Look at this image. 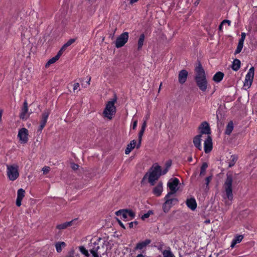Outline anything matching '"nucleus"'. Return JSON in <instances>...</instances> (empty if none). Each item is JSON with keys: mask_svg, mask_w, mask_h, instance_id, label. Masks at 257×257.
<instances>
[{"mask_svg": "<svg viewBox=\"0 0 257 257\" xmlns=\"http://www.w3.org/2000/svg\"><path fill=\"white\" fill-rule=\"evenodd\" d=\"M224 75L223 72H217L213 76L212 80L216 83H219L223 79Z\"/></svg>", "mask_w": 257, "mask_h": 257, "instance_id": "nucleus-26", "label": "nucleus"}, {"mask_svg": "<svg viewBox=\"0 0 257 257\" xmlns=\"http://www.w3.org/2000/svg\"><path fill=\"white\" fill-rule=\"evenodd\" d=\"M151 242V240L147 239L144 241L138 242L135 247V250H142L146 247Z\"/></svg>", "mask_w": 257, "mask_h": 257, "instance_id": "nucleus-17", "label": "nucleus"}, {"mask_svg": "<svg viewBox=\"0 0 257 257\" xmlns=\"http://www.w3.org/2000/svg\"><path fill=\"white\" fill-rule=\"evenodd\" d=\"M171 207L168 204H166V202H164L162 205L163 210L165 213H167L169 211Z\"/></svg>", "mask_w": 257, "mask_h": 257, "instance_id": "nucleus-40", "label": "nucleus"}, {"mask_svg": "<svg viewBox=\"0 0 257 257\" xmlns=\"http://www.w3.org/2000/svg\"><path fill=\"white\" fill-rule=\"evenodd\" d=\"M211 179V176H208L205 178V184L206 185H208Z\"/></svg>", "mask_w": 257, "mask_h": 257, "instance_id": "nucleus-48", "label": "nucleus"}, {"mask_svg": "<svg viewBox=\"0 0 257 257\" xmlns=\"http://www.w3.org/2000/svg\"><path fill=\"white\" fill-rule=\"evenodd\" d=\"M75 221L76 219H74L70 221H67L62 224H58L56 226V228L60 230L66 229L67 227L72 226Z\"/></svg>", "mask_w": 257, "mask_h": 257, "instance_id": "nucleus-21", "label": "nucleus"}, {"mask_svg": "<svg viewBox=\"0 0 257 257\" xmlns=\"http://www.w3.org/2000/svg\"><path fill=\"white\" fill-rule=\"evenodd\" d=\"M199 1H200V0H197V1L195 2V3H194L195 5H198V4H199Z\"/></svg>", "mask_w": 257, "mask_h": 257, "instance_id": "nucleus-62", "label": "nucleus"}, {"mask_svg": "<svg viewBox=\"0 0 257 257\" xmlns=\"http://www.w3.org/2000/svg\"><path fill=\"white\" fill-rule=\"evenodd\" d=\"M168 169H169L165 168L162 171H161V175L166 174L168 172Z\"/></svg>", "mask_w": 257, "mask_h": 257, "instance_id": "nucleus-51", "label": "nucleus"}, {"mask_svg": "<svg viewBox=\"0 0 257 257\" xmlns=\"http://www.w3.org/2000/svg\"><path fill=\"white\" fill-rule=\"evenodd\" d=\"M233 129V123L232 121H230L227 124L225 131V134L227 135H230Z\"/></svg>", "mask_w": 257, "mask_h": 257, "instance_id": "nucleus-32", "label": "nucleus"}, {"mask_svg": "<svg viewBox=\"0 0 257 257\" xmlns=\"http://www.w3.org/2000/svg\"><path fill=\"white\" fill-rule=\"evenodd\" d=\"M71 167L74 170H77L79 168V165L75 163H72L71 164Z\"/></svg>", "mask_w": 257, "mask_h": 257, "instance_id": "nucleus-45", "label": "nucleus"}, {"mask_svg": "<svg viewBox=\"0 0 257 257\" xmlns=\"http://www.w3.org/2000/svg\"><path fill=\"white\" fill-rule=\"evenodd\" d=\"M188 75V73L187 70L183 69L180 71L178 74V81L179 83L183 84L186 81Z\"/></svg>", "mask_w": 257, "mask_h": 257, "instance_id": "nucleus-15", "label": "nucleus"}, {"mask_svg": "<svg viewBox=\"0 0 257 257\" xmlns=\"http://www.w3.org/2000/svg\"><path fill=\"white\" fill-rule=\"evenodd\" d=\"M172 193H168L164 197L165 202L169 204L171 207L178 203L179 200L177 198H171V195H173Z\"/></svg>", "mask_w": 257, "mask_h": 257, "instance_id": "nucleus-14", "label": "nucleus"}, {"mask_svg": "<svg viewBox=\"0 0 257 257\" xmlns=\"http://www.w3.org/2000/svg\"><path fill=\"white\" fill-rule=\"evenodd\" d=\"M126 209L127 217H130V219H132L135 217V213L131 209Z\"/></svg>", "mask_w": 257, "mask_h": 257, "instance_id": "nucleus-39", "label": "nucleus"}, {"mask_svg": "<svg viewBox=\"0 0 257 257\" xmlns=\"http://www.w3.org/2000/svg\"><path fill=\"white\" fill-rule=\"evenodd\" d=\"M187 161L189 162H191L192 161V157H189L188 158V159H187Z\"/></svg>", "mask_w": 257, "mask_h": 257, "instance_id": "nucleus-58", "label": "nucleus"}, {"mask_svg": "<svg viewBox=\"0 0 257 257\" xmlns=\"http://www.w3.org/2000/svg\"><path fill=\"white\" fill-rule=\"evenodd\" d=\"M243 238V235H235L231 241L230 247L232 248H233L237 243L240 242Z\"/></svg>", "mask_w": 257, "mask_h": 257, "instance_id": "nucleus-23", "label": "nucleus"}, {"mask_svg": "<svg viewBox=\"0 0 257 257\" xmlns=\"http://www.w3.org/2000/svg\"><path fill=\"white\" fill-rule=\"evenodd\" d=\"M61 55L62 54L58 52L57 54L55 57L49 60V61L45 65V67L48 68L50 66V65L55 63L57 60H58Z\"/></svg>", "mask_w": 257, "mask_h": 257, "instance_id": "nucleus-27", "label": "nucleus"}, {"mask_svg": "<svg viewBox=\"0 0 257 257\" xmlns=\"http://www.w3.org/2000/svg\"><path fill=\"white\" fill-rule=\"evenodd\" d=\"M222 24H227L228 26H230L231 24V21L228 20H224L222 22Z\"/></svg>", "mask_w": 257, "mask_h": 257, "instance_id": "nucleus-46", "label": "nucleus"}, {"mask_svg": "<svg viewBox=\"0 0 257 257\" xmlns=\"http://www.w3.org/2000/svg\"><path fill=\"white\" fill-rule=\"evenodd\" d=\"M80 86L79 83H74L73 85V90L75 91V90H77Z\"/></svg>", "mask_w": 257, "mask_h": 257, "instance_id": "nucleus-49", "label": "nucleus"}, {"mask_svg": "<svg viewBox=\"0 0 257 257\" xmlns=\"http://www.w3.org/2000/svg\"><path fill=\"white\" fill-rule=\"evenodd\" d=\"M254 75V68L251 67L249 68L248 72L245 75V80L244 81L243 85L244 87H247L249 88L252 83Z\"/></svg>", "mask_w": 257, "mask_h": 257, "instance_id": "nucleus-7", "label": "nucleus"}, {"mask_svg": "<svg viewBox=\"0 0 257 257\" xmlns=\"http://www.w3.org/2000/svg\"><path fill=\"white\" fill-rule=\"evenodd\" d=\"M115 214L117 216H120L125 221L128 220L127 219L126 209L119 210L115 212Z\"/></svg>", "mask_w": 257, "mask_h": 257, "instance_id": "nucleus-30", "label": "nucleus"}, {"mask_svg": "<svg viewBox=\"0 0 257 257\" xmlns=\"http://www.w3.org/2000/svg\"><path fill=\"white\" fill-rule=\"evenodd\" d=\"M141 142H142V140H138V143L137 145H136V148L137 149H139L140 146H141Z\"/></svg>", "mask_w": 257, "mask_h": 257, "instance_id": "nucleus-54", "label": "nucleus"}, {"mask_svg": "<svg viewBox=\"0 0 257 257\" xmlns=\"http://www.w3.org/2000/svg\"><path fill=\"white\" fill-rule=\"evenodd\" d=\"M179 183V181L177 178H174L169 181L167 183V186L169 188L170 191L168 193H172L175 194L178 190L177 188Z\"/></svg>", "mask_w": 257, "mask_h": 257, "instance_id": "nucleus-11", "label": "nucleus"}, {"mask_svg": "<svg viewBox=\"0 0 257 257\" xmlns=\"http://www.w3.org/2000/svg\"><path fill=\"white\" fill-rule=\"evenodd\" d=\"M117 222L119 224V225L122 228H123L124 229H125V226L123 225V224L122 223V222L119 220L117 218Z\"/></svg>", "mask_w": 257, "mask_h": 257, "instance_id": "nucleus-50", "label": "nucleus"}, {"mask_svg": "<svg viewBox=\"0 0 257 257\" xmlns=\"http://www.w3.org/2000/svg\"><path fill=\"white\" fill-rule=\"evenodd\" d=\"M88 81H87V84L88 85H89L90 84V81L91 80V77L89 76V77H88Z\"/></svg>", "mask_w": 257, "mask_h": 257, "instance_id": "nucleus-59", "label": "nucleus"}, {"mask_svg": "<svg viewBox=\"0 0 257 257\" xmlns=\"http://www.w3.org/2000/svg\"><path fill=\"white\" fill-rule=\"evenodd\" d=\"M223 24H222V22L220 23V24L219 25V27H218V30L219 31H222V26H223Z\"/></svg>", "mask_w": 257, "mask_h": 257, "instance_id": "nucleus-56", "label": "nucleus"}, {"mask_svg": "<svg viewBox=\"0 0 257 257\" xmlns=\"http://www.w3.org/2000/svg\"><path fill=\"white\" fill-rule=\"evenodd\" d=\"M149 117H150V115L149 114H147L145 117V120H146V121H147L148 119V118H149Z\"/></svg>", "mask_w": 257, "mask_h": 257, "instance_id": "nucleus-61", "label": "nucleus"}, {"mask_svg": "<svg viewBox=\"0 0 257 257\" xmlns=\"http://www.w3.org/2000/svg\"><path fill=\"white\" fill-rule=\"evenodd\" d=\"M186 204L187 207L194 211L197 207V203L194 198L187 199L186 201Z\"/></svg>", "mask_w": 257, "mask_h": 257, "instance_id": "nucleus-19", "label": "nucleus"}, {"mask_svg": "<svg viewBox=\"0 0 257 257\" xmlns=\"http://www.w3.org/2000/svg\"><path fill=\"white\" fill-rule=\"evenodd\" d=\"M136 141L135 140H133V141H131L128 144H127V147L124 152L126 155L129 154L135 148L136 145Z\"/></svg>", "mask_w": 257, "mask_h": 257, "instance_id": "nucleus-24", "label": "nucleus"}, {"mask_svg": "<svg viewBox=\"0 0 257 257\" xmlns=\"http://www.w3.org/2000/svg\"><path fill=\"white\" fill-rule=\"evenodd\" d=\"M208 167V164L206 162H204L200 168V176H204L205 173L206 169Z\"/></svg>", "mask_w": 257, "mask_h": 257, "instance_id": "nucleus-35", "label": "nucleus"}, {"mask_svg": "<svg viewBox=\"0 0 257 257\" xmlns=\"http://www.w3.org/2000/svg\"><path fill=\"white\" fill-rule=\"evenodd\" d=\"M28 111V106L27 100H25L23 104V106L22 108L21 112L20 113V117L21 119H24L26 114Z\"/></svg>", "mask_w": 257, "mask_h": 257, "instance_id": "nucleus-22", "label": "nucleus"}, {"mask_svg": "<svg viewBox=\"0 0 257 257\" xmlns=\"http://www.w3.org/2000/svg\"><path fill=\"white\" fill-rule=\"evenodd\" d=\"M163 183L160 181L157 185L153 189V193L156 196H160L162 194L163 191Z\"/></svg>", "mask_w": 257, "mask_h": 257, "instance_id": "nucleus-18", "label": "nucleus"}, {"mask_svg": "<svg viewBox=\"0 0 257 257\" xmlns=\"http://www.w3.org/2000/svg\"><path fill=\"white\" fill-rule=\"evenodd\" d=\"M51 113V110L46 109L44 110L41 115V120L40 121V124L38 128L37 132L41 133L46 125L48 117Z\"/></svg>", "mask_w": 257, "mask_h": 257, "instance_id": "nucleus-8", "label": "nucleus"}, {"mask_svg": "<svg viewBox=\"0 0 257 257\" xmlns=\"http://www.w3.org/2000/svg\"><path fill=\"white\" fill-rule=\"evenodd\" d=\"M148 173H147L144 176L143 178L142 179V180L141 181V183L142 184L144 182V180H145V179L147 178V177L148 176Z\"/></svg>", "mask_w": 257, "mask_h": 257, "instance_id": "nucleus-55", "label": "nucleus"}, {"mask_svg": "<svg viewBox=\"0 0 257 257\" xmlns=\"http://www.w3.org/2000/svg\"><path fill=\"white\" fill-rule=\"evenodd\" d=\"M2 112H3L2 110H0V122L2 120Z\"/></svg>", "mask_w": 257, "mask_h": 257, "instance_id": "nucleus-60", "label": "nucleus"}, {"mask_svg": "<svg viewBox=\"0 0 257 257\" xmlns=\"http://www.w3.org/2000/svg\"><path fill=\"white\" fill-rule=\"evenodd\" d=\"M148 181L151 186H154L161 176V168L158 164H155L150 169L148 173Z\"/></svg>", "mask_w": 257, "mask_h": 257, "instance_id": "nucleus-4", "label": "nucleus"}, {"mask_svg": "<svg viewBox=\"0 0 257 257\" xmlns=\"http://www.w3.org/2000/svg\"><path fill=\"white\" fill-rule=\"evenodd\" d=\"M194 71V80L196 85L202 92H205L208 87V81L205 70L199 61H198V65L195 67Z\"/></svg>", "mask_w": 257, "mask_h": 257, "instance_id": "nucleus-1", "label": "nucleus"}, {"mask_svg": "<svg viewBox=\"0 0 257 257\" xmlns=\"http://www.w3.org/2000/svg\"><path fill=\"white\" fill-rule=\"evenodd\" d=\"M198 129L200 130V133L199 135H208L211 134V130L208 123L207 121H204L202 122L199 125Z\"/></svg>", "mask_w": 257, "mask_h": 257, "instance_id": "nucleus-12", "label": "nucleus"}, {"mask_svg": "<svg viewBox=\"0 0 257 257\" xmlns=\"http://www.w3.org/2000/svg\"><path fill=\"white\" fill-rule=\"evenodd\" d=\"M137 123H138L137 120H135V121H134L133 124V130H135L136 128V127L137 126Z\"/></svg>", "mask_w": 257, "mask_h": 257, "instance_id": "nucleus-53", "label": "nucleus"}, {"mask_svg": "<svg viewBox=\"0 0 257 257\" xmlns=\"http://www.w3.org/2000/svg\"><path fill=\"white\" fill-rule=\"evenodd\" d=\"M43 173L44 174H46L48 173L50 171V167H44L43 169Z\"/></svg>", "mask_w": 257, "mask_h": 257, "instance_id": "nucleus-44", "label": "nucleus"}, {"mask_svg": "<svg viewBox=\"0 0 257 257\" xmlns=\"http://www.w3.org/2000/svg\"><path fill=\"white\" fill-rule=\"evenodd\" d=\"M213 148L212 140L210 135L207 136L204 143V152L206 154L210 153Z\"/></svg>", "mask_w": 257, "mask_h": 257, "instance_id": "nucleus-13", "label": "nucleus"}, {"mask_svg": "<svg viewBox=\"0 0 257 257\" xmlns=\"http://www.w3.org/2000/svg\"><path fill=\"white\" fill-rule=\"evenodd\" d=\"M232 182L233 177L232 174L227 173L223 188L224 190L225 196V197H224V198H227L229 201H232L233 198L232 187Z\"/></svg>", "mask_w": 257, "mask_h": 257, "instance_id": "nucleus-3", "label": "nucleus"}, {"mask_svg": "<svg viewBox=\"0 0 257 257\" xmlns=\"http://www.w3.org/2000/svg\"><path fill=\"white\" fill-rule=\"evenodd\" d=\"M66 246V243L64 241H58L55 243V247L57 252H61L63 248Z\"/></svg>", "mask_w": 257, "mask_h": 257, "instance_id": "nucleus-29", "label": "nucleus"}, {"mask_svg": "<svg viewBox=\"0 0 257 257\" xmlns=\"http://www.w3.org/2000/svg\"><path fill=\"white\" fill-rule=\"evenodd\" d=\"M28 135L29 132L27 128L23 127L19 130L18 137L21 144H26L28 142Z\"/></svg>", "mask_w": 257, "mask_h": 257, "instance_id": "nucleus-10", "label": "nucleus"}, {"mask_svg": "<svg viewBox=\"0 0 257 257\" xmlns=\"http://www.w3.org/2000/svg\"><path fill=\"white\" fill-rule=\"evenodd\" d=\"M224 253V250H220V251L218 253H215L214 254H216V256L217 257L219 255H221V254H222Z\"/></svg>", "mask_w": 257, "mask_h": 257, "instance_id": "nucleus-52", "label": "nucleus"}, {"mask_svg": "<svg viewBox=\"0 0 257 257\" xmlns=\"http://www.w3.org/2000/svg\"><path fill=\"white\" fill-rule=\"evenodd\" d=\"M101 240L100 237H99L97 240L94 242H91L89 244V251L90 253L92 255L93 257H102V255L106 254L107 253V249H106L104 252L101 254V250H103L104 246H107L108 245V242L104 241L103 244L101 245L100 247L99 245V242Z\"/></svg>", "mask_w": 257, "mask_h": 257, "instance_id": "nucleus-2", "label": "nucleus"}, {"mask_svg": "<svg viewBox=\"0 0 257 257\" xmlns=\"http://www.w3.org/2000/svg\"><path fill=\"white\" fill-rule=\"evenodd\" d=\"M171 164H172V162L171 160L167 161L165 164V166H166L165 168L169 169L170 167Z\"/></svg>", "mask_w": 257, "mask_h": 257, "instance_id": "nucleus-47", "label": "nucleus"}, {"mask_svg": "<svg viewBox=\"0 0 257 257\" xmlns=\"http://www.w3.org/2000/svg\"><path fill=\"white\" fill-rule=\"evenodd\" d=\"M240 61L239 59L236 58L232 62L231 68L233 70L237 71L240 68Z\"/></svg>", "mask_w": 257, "mask_h": 257, "instance_id": "nucleus-28", "label": "nucleus"}, {"mask_svg": "<svg viewBox=\"0 0 257 257\" xmlns=\"http://www.w3.org/2000/svg\"><path fill=\"white\" fill-rule=\"evenodd\" d=\"M146 127V120H144L142 125L141 129L138 134V140L142 139V136L145 132Z\"/></svg>", "mask_w": 257, "mask_h": 257, "instance_id": "nucleus-34", "label": "nucleus"}, {"mask_svg": "<svg viewBox=\"0 0 257 257\" xmlns=\"http://www.w3.org/2000/svg\"><path fill=\"white\" fill-rule=\"evenodd\" d=\"M76 41V39H69L64 45L62 47L59 52L61 54L66 50L67 48L72 45Z\"/></svg>", "mask_w": 257, "mask_h": 257, "instance_id": "nucleus-25", "label": "nucleus"}, {"mask_svg": "<svg viewBox=\"0 0 257 257\" xmlns=\"http://www.w3.org/2000/svg\"><path fill=\"white\" fill-rule=\"evenodd\" d=\"M163 255L164 257H175L170 250H164L163 252Z\"/></svg>", "mask_w": 257, "mask_h": 257, "instance_id": "nucleus-38", "label": "nucleus"}, {"mask_svg": "<svg viewBox=\"0 0 257 257\" xmlns=\"http://www.w3.org/2000/svg\"><path fill=\"white\" fill-rule=\"evenodd\" d=\"M116 101L117 97L115 95L114 98L107 103L103 112L104 117L109 119H111L112 116L115 114L116 109L114 104Z\"/></svg>", "mask_w": 257, "mask_h": 257, "instance_id": "nucleus-5", "label": "nucleus"}, {"mask_svg": "<svg viewBox=\"0 0 257 257\" xmlns=\"http://www.w3.org/2000/svg\"><path fill=\"white\" fill-rule=\"evenodd\" d=\"M238 159V157L236 155H232L230 157V159L228 162V167L231 168L233 167L235 164Z\"/></svg>", "mask_w": 257, "mask_h": 257, "instance_id": "nucleus-33", "label": "nucleus"}, {"mask_svg": "<svg viewBox=\"0 0 257 257\" xmlns=\"http://www.w3.org/2000/svg\"><path fill=\"white\" fill-rule=\"evenodd\" d=\"M145 36L144 34H142L140 36L138 42V50H141L142 49L145 41Z\"/></svg>", "mask_w": 257, "mask_h": 257, "instance_id": "nucleus-31", "label": "nucleus"}, {"mask_svg": "<svg viewBox=\"0 0 257 257\" xmlns=\"http://www.w3.org/2000/svg\"><path fill=\"white\" fill-rule=\"evenodd\" d=\"M128 226L130 228H132L134 227V225L135 224L136 225L138 224V222L137 221H134L133 222H131L128 223Z\"/></svg>", "mask_w": 257, "mask_h": 257, "instance_id": "nucleus-43", "label": "nucleus"}, {"mask_svg": "<svg viewBox=\"0 0 257 257\" xmlns=\"http://www.w3.org/2000/svg\"><path fill=\"white\" fill-rule=\"evenodd\" d=\"M25 191L22 189H19L17 192V197L16 200V205L18 207L20 206L22 204V201L25 196Z\"/></svg>", "mask_w": 257, "mask_h": 257, "instance_id": "nucleus-16", "label": "nucleus"}, {"mask_svg": "<svg viewBox=\"0 0 257 257\" xmlns=\"http://www.w3.org/2000/svg\"><path fill=\"white\" fill-rule=\"evenodd\" d=\"M18 169L17 165H7V174L10 180L14 181L19 177Z\"/></svg>", "mask_w": 257, "mask_h": 257, "instance_id": "nucleus-6", "label": "nucleus"}, {"mask_svg": "<svg viewBox=\"0 0 257 257\" xmlns=\"http://www.w3.org/2000/svg\"><path fill=\"white\" fill-rule=\"evenodd\" d=\"M161 85H162V83L160 84V87H161Z\"/></svg>", "mask_w": 257, "mask_h": 257, "instance_id": "nucleus-64", "label": "nucleus"}, {"mask_svg": "<svg viewBox=\"0 0 257 257\" xmlns=\"http://www.w3.org/2000/svg\"><path fill=\"white\" fill-rule=\"evenodd\" d=\"M128 37V33L126 32H123L120 35L116 40L115 43V47L117 48H119L123 46L127 42Z\"/></svg>", "mask_w": 257, "mask_h": 257, "instance_id": "nucleus-9", "label": "nucleus"}, {"mask_svg": "<svg viewBox=\"0 0 257 257\" xmlns=\"http://www.w3.org/2000/svg\"><path fill=\"white\" fill-rule=\"evenodd\" d=\"M138 1V0H130V3L131 4H133L135 3H136Z\"/></svg>", "mask_w": 257, "mask_h": 257, "instance_id": "nucleus-57", "label": "nucleus"}, {"mask_svg": "<svg viewBox=\"0 0 257 257\" xmlns=\"http://www.w3.org/2000/svg\"><path fill=\"white\" fill-rule=\"evenodd\" d=\"M201 137L202 136H201V135H198L196 136L193 138V143L194 144V146L199 150H201L202 148L201 145Z\"/></svg>", "mask_w": 257, "mask_h": 257, "instance_id": "nucleus-20", "label": "nucleus"}, {"mask_svg": "<svg viewBox=\"0 0 257 257\" xmlns=\"http://www.w3.org/2000/svg\"><path fill=\"white\" fill-rule=\"evenodd\" d=\"M246 34L245 33H241V38L239 39V42H241L243 43V42L244 41V39L245 38Z\"/></svg>", "mask_w": 257, "mask_h": 257, "instance_id": "nucleus-42", "label": "nucleus"}, {"mask_svg": "<svg viewBox=\"0 0 257 257\" xmlns=\"http://www.w3.org/2000/svg\"><path fill=\"white\" fill-rule=\"evenodd\" d=\"M94 1H95V0H89V1L91 2H94Z\"/></svg>", "mask_w": 257, "mask_h": 257, "instance_id": "nucleus-63", "label": "nucleus"}, {"mask_svg": "<svg viewBox=\"0 0 257 257\" xmlns=\"http://www.w3.org/2000/svg\"><path fill=\"white\" fill-rule=\"evenodd\" d=\"M79 250L84 255H85L86 256L88 257L90 254L88 252V250L86 249L85 247L83 246H79Z\"/></svg>", "mask_w": 257, "mask_h": 257, "instance_id": "nucleus-36", "label": "nucleus"}, {"mask_svg": "<svg viewBox=\"0 0 257 257\" xmlns=\"http://www.w3.org/2000/svg\"><path fill=\"white\" fill-rule=\"evenodd\" d=\"M243 46V43L238 42L236 49L234 52V55H236V54L239 53L241 51Z\"/></svg>", "mask_w": 257, "mask_h": 257, "instance_id": "nucleus-37", "label": "nucleus"}, {"mask_svg": "<svg viewBox=\"0 0 257 257\" xmlns=\"http://www.w3.org/2000/svg\"><path fill=\"white\" fill-rule=\"evenodd\" d=\"M153 214V211L151 210H149L147 213H145L141 217L142 220H144L145 219L148 218L151 214Z\"/></svg>", "mask_w": 257, "mask_h": 257, "instance_id": "nucleus-41", "label": "nucleus"}]
</instances>
